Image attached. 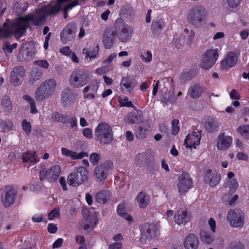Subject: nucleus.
Here are the masks:
<instances>
[{"instance_id":"f257e3e1","label":"nucleus","mask_w":249,"mask_h":249,"mask_svg":"<svg viewBox=\"0 0 249 249\" xmlns=\"http://www.w3.org/2000/svg\"><path fill=\"white\" fill-rule=\"evenodd\" d=\"M56 83L54 79L46 80L37 88L35 98L37 101H42L52 96L55 92Z\"/></svg>"},{"instance_id":"f03ea898","label":"nucleus","mask_w":249,"mask_h":249,"mask_svg":"<svg viewBox=\"0 0 249 249\" xmlns=\"http://www.w3.org/2000/svg\"><path fill=\"white\" fill-rule=\"evenodd\" d=\"M207 17V12L204 7L196 5L192 7L188 11L186 19L187 21L196 27H199L201 22Z\"/></svg>"},{"instance_id":"7ed1b4c3","label":"nucleus","mask_w":249,"mask_h":249,"mask_svg":"<svg viewBox=\"0 0 249 249\" xmlns=\"http://www.w3.org/2000/svg\"><path fill=\"white\" fill-rule=\"evenodd\" d=\"M94 132L97 141L102 144H108L113 139L112 128L107 123H99L95 128Z\"/></svg>"},{"instance_id":"20e7f679","label":"nucleus","mask_w":249,"mask_h":249,"mask_svg":"<svg viewBox=\"0 0 249 249\" xmlns=\"http://www.w3.org/2000/svg\"><path fill=\"white\" fill-rule=\"evenodd\" d=\"M89 178L88 170L82 166L77 167L67 178V182L69 185L77 187L87 181Z\"/></svg>"},{"instance_id":"39448f33","label":"nucleus","mask_w":249,"mask_h":249,"mask_svg":"<svg viewBox=\"0 0 249 249\" xmlns=\"http://www.w3.org/2000/svg\"><path fill=\"white\" fill-rule=\"evenodd\" d=\"M226 219L232 228L241 229L244 224L245 214L241 210L231 209L227 213Z\"/></svg>"},{"instance_id":"423d86ee","label":"nucleus","mask_w":249,"mask_h":249,"mask_svg":"<svg viewBox=\"0 0 249 249\" xmlns=\"http://www.w3.org/2000/svg\"><path fill=\"white\" fill-rule=\"evenodd\" d=\"M61 173V168L59 165H54L48 169H42L39 174L40 180L46 179L49 182H55Z\"/></svg>"},{"instance_id":"0eeeda50","label":"nucleus","mask_w":249,"mask_h":249,"mask_svg":"<svg viewBox=\"0 0 249 249\" xmlns=\"http://www.w3.org/2000/svg\"><path fill=\"white\" fill-rule=\"evenodd\" d=\"M218 49L206 51L200 63V67L205 70H209L212 68L218 59Z\"/></svg>"},{"instance_id":"6e6552de","label":"nucleus","mask_w":249,"mask_h":249,"mask_svg":"<svg viewBox=\"0 0 249 249\" xmlns=\"http://www.w3.org/2000/svg\"><path fill=\"white\" fill-rule=\"evenodd\" d=\"M87 74L82 71H75L71 74L69 79L70 85L75 88L85 86L88 81Z\"/></svg>"},{"instance_id":"1a4fd4ad","label":"nucleus","mask_w":249,"mask_h":249,"mask_svg":"<svg viewBox=\"0 0 249 249\" xmlns=\"http://www.w3.org/2000/svg\"><path fill=\"white\" fill-rule=\"evenodd\" d=\"M141 231L142 238L148 241L155 239L159 234L157 227L153 223L142 224L141 227Z\"/></svg>"},{"instance_id":"9d476101","label":"nucleus","mask_w":249,"mask_h":249,"mask_svg":"<svg viewBox=\"0 0 249 249\" xmlns=\"http://www.w3.org/2000/svg\"><path fill=\"white\" fill-rule=\"evenodd\" d=\"M17 196L16 192L13 188L6 187L1 195V202L5 208H9L15 202Z\"/></svg>"},{"instance_id":"9b49d317","label":"nucleus","mask_w":249,"mask_h":249,"mask_svg":"<svg viewBox=\"0 0 249 249\" xmlns=\"http://www.w3.org/2000/svg\"><path fill=\"white\" fill-rule=\"evenodd\" d=\"M192 187V180L188 173L183 172L178 177L177 187L179 194H183Z\"/></svg>"},{"instance_id":"f8f14e48","label":"nucleus","mask_w":249,"mask_h":249,"mask_svg":"<svg viewBox=\"0 0 249 249\" xmlns=\"http://www.w3.org/2000/svg\"><path fill=\"white\" fill-rule=\"evenodd\" d=\"M84 213V219L82 224L85 230H92L97 223V216L94 210L89 211L87 213Z\"/></svg>"},{"instance_id":"ddd939ff","label":"nucleus","mask_w":249,"mask_h":249,"mask_svg":"<svg viewBox=\"0 0 249 249\" xmlns=\"http://www.w3.org/2000/svg\"><path fill=\"white\" fill-rule=\"evenodd\" d=\"M182 243L184 249H198L200 241L197 235L190 233L184 237Z\"/></svg>"},{"instance_id":"4468645a","label":"nucleus","mask_w":249,"mask_h":249,"mask_svg":"<svg viewBox=\"0 0 249 249\" xmlns=\"http://www.w3.org/2000/svg\"><path fill=\"white\" fill-rule=\"evenodd\" d=\"M238 61L236 53L230 52L227 53L224 58L221 61L220 68L222 70H228L234 67Z\"/></svg>"},{"instance_id":"2eb2a0df","label":"nucleus","mask_w":249,"mask_h":249,"mask_svg":"<svg viewBox=\"0 0 249 249\" xmlns=\"http://www.w3.org/2000/svg\"><path fill=\"white\" fill-rule=\"evenodd\" d=\"M99 82L96 80H92L84 88L83 90L84 99L88 100L94 99L99 88Z\"/></svg>"},{"instance_id":"dca6fc26","label":"nucleus","mask_w":249,"mask_h":249,"mask_svg":"<svg viewBox=\"0 0 249 249\" xmlns=\"http://www.w3.org/2000/svg\"><path fill=\"white\" fill-rule=\"evenodd\" d=\"M201 136L199 132H193L189 134L185 139L184 145L187 148L192 149L200 143Z\"/></svg>"},{"instance_id":"f3484780","label":"nucleus","mask_w":249,"mask_h":249,"mask_svg":"<svg viewBox=\"0 0 249 249\" xmlns=\"http://www.w3.org/2000/svg\"><path fill=\"white\" fill-rule=\"evenodd\" d=\"M25 72L22 67L15 68L11 73V83L15 86L20 85L23 80Z\"/></svg>"},{"instance_id":"a211bd4d","label":"nucleus","mask_w":249,"mask_h":249,"mask_svg":"<svg viewBox=\"0 0 249 249\" xmlns=\"http://www.w3.org/2000/svg\"><path fill=\"white\" fill-rule=\"evenodd\" d=\"M221 180L220 174L211 169L206 171L204 178V182L211 187L217 185Z\"/></svg>"},{"instance_id":"6ab92c4d","label":"nucleus","mask_w":249,"mask_h":249,"mask_svg":"<svg viewBox=\"0 0 249 249\" xmlns=\"http://www.w3.org/2000/svg\"><path fill=\"white\" fill-rule=\"evenodd\" d=\"M136 85L134 80L128 76L123 77L120 83L121 90L124 93H130L134 90Z\"/></svg>"},{"instance_id":"aec40b11","label":"nucleus","mask_w":249,"mask_h":249,"mask_svg":"<svg viewBox=\"0 0 249 249\" xmlns=\"http://www.w3.org/2000/svg\"><path fill=\"white\" fill-rule=\"evenodd\" d=\"M232 142L231 137L226 136L224 133L220 134L217 139L216 147L218 150L225 151L228 149Z\"/></svg>"},{"instance_id":"412c9836","label":"nucleus","mask_w":249,"mask_h":249,"mask_svg":"<svg viewBox=\"0 0 249 249\" xmlns=\"http://www.w3.org/2000/svg\"><path fill=\"white\" fill-rule=\"evenodd\" d=\"M175 222L178 225H186L190 219V215L186 209L177 211L174 214Z\"/></svg>"},{"instance_id":"4be33fe9","label":"nucleus","mask_w":249,"mask_h":249,"mask_svg":"<svg viewBox=\"0 0 249 249\" xmlns=\"http://www.w3.org/2000/svg\"><path fill=\"white\" fill-rule=\"evenodd\" d=\"M142 111L136 110L128 113L124 117V121L125 123L129 124H138L142 121Z\"/></svg>"},{"instance_id":"5701e85b","label":"nucleus","mask_w":249,"mask_h":249,"mask_svg":"<svg viewBox=\"0 0 249 249\" xmlns=\"http://www.w3.org/2000/svg\"><path fill=\"white\" fill-rule=\"evenodd\" d=\"M73 26L68 25L66 26L61 33V40L65 43L73 39L75 36Z\"/></svg>"},{"instance_id":"b1692460","label":"nucleus","mask_w":249,"mask_h":249,"mask_svg":"<svg viewBox=\"0 0 249 249\" xmlns=\"http://www.w3.org/2000/svg\"><path fill=\"white\" fill-rule=\"evenodd\" d=\"M61 150L63 155L70 157L73 160L82 159L88 156V153L85 151L77 153L65 147L62 148Z\"/></svg>"},{"instance_id":"393cba45","label":"nucleus","mask_w":249,"mask_h":249,"mask_svg":"<svg viewBox=\"0 0 249 249\" xmlns=\"http://www.w3.org/2000/svg\"><path fill=\"white\" fill-rule=\"evenodd\" d=\"M234 174L232 172H230L227 174V180L226 185L229 188V192L234 193L238 187L237 180L234 178Z\"/></svg>"},{"instance_id":"a878e982","label":"nucleus","mask_w":249,"mask_h":249,"mask_svg":"<svg viewBox=\"0 0 249 249\" xmlns=\"http://www.w3.org/2000/svg\"><path fill=\"white\" fill-rule=\"evenodd\" d=\"M93 175L97 181L104 182L107 177V172L103 165L97 166L93 171Z\"/></svg>"},{"instance_id":"bb28decb","label":"nucleus","mask_w":249,"mask_h":249,"mask_svg":"<svg viewBox=\"0 0 249 249\" xmlns=\"http://www.w3.org/2000/svg\"><path fill=\"white\" fill-rule=\"evenodd\" d=\"M133 33V30L132 27L127 24L124 25L119 36L120 40L124 42L127 41Z\"/></svg>"},{"instance_id":"cd10ccee","label":"nucleus","mask_w":249,"mask_h":249,"mask_svg":"<svg viewBox=\"0 0 249 249\" xmlns=\"http://www.w3.org/2000/svg\"><path fill=\"white\" fill-rule=\"evenodd\" d=\"M21 159L23 162H30L33 165L39 161L38 156L35 151H30L23 153Z\"/></svg>"},{"instance_id":"c85d7f7f","label":"nucleus","mask_w":249,"mask_h":249,"mask_svg":"<svg viewBox=\"0 0 249 249\" xmlns=\"http://www.w3.org/2000/svg\"><path fill=\"white\" fill-rule=\"evenodd\" d=\"M204 91V89L201 86L196 84L190 88L188 94L191 98L197 99L201 96Z\"/></svg>"},{"instance_id":"c756f323","label":"nucleus","mask_w":249,"mask_h":249,"mask_svg":"<svg viewBox=\"0 0 249 249\" xmlns=\"http://www.w3.org/2000/svg\"><path fill=\"white\" fill-rule=\"evenodd\" d=\"M136 200L140 208H145L149 202V197L145 192H141L138 194Z\"/></svg>"},{"instance_id":"7c9ffc66","label":"nucleus","mask_w":249,"mask_h":249,"mask_svg":"<svg viewBox=\"0 0 249 249\" xmlns=\"http://www.w3.org/2000/svg\"><path fill=\"white\" fill-rule=\"evenodd\" d=\"M205 128L209 132H213L217 131L218 129L219 124L215 119H210L205 123L204 124Z\"/></svg>"},{"instance_id":"2f4dec72","label":"nucleus","mask_w":249,"mask_h":249,"mask_svg":"<svg viewBox=\"0 0 249 249\" xmlns=\"http://www.w3.org/2000/svg\"><path fill=\"white\" fill-rule=\"evenodd\" d=\"M109 192L105 190L98 192L95 196L96 201L101 204L105 203L109 199Z\"/></svg>"},{"instance_id":"473e14b6","label":"nucleus","mask_w":249,"mask_h":249,"mask_svg":"<svg viewBox=\"0 0 249 249\" xmlns=\"http://www.w3.org/2000/svg\"><path fill=\"white\" fill-rule=\"evenodd\" d=\"M201 241L205 244H211L214 240V236L209 232L203 231L199 234Z\"/></svg>"},{"instance_id":"72a5a7b5","label":"nucleus","mask_w":249,"mask_h":249,"mask_svg":"<svg viewBox=\"0 0 249 249\" xmlns=\"http://www.w3.org/2000/svg\"><path fill=\"white\" fill-rule=\"evenodd\" d=\"M237 132L244 139L249 140V124H244L238 127Z\"/></svg>"},{"instance_id":"f704fd0d","label":"nucleus","mask_w":249,"mask_h":249,"mask_svg":"<svg viewBox=\"0 0 249 249\" xmlns=\"http://www.w3.org/2000/svg\"><path fill=\"white\" fill-rule=\"evenodd\" d=\"M114 36L111 33H105L103 35V44L107 49H110L113 45Z\"/></svg>"},{"instance_id":"c9c22d12","label":"nucleus","mask_w":249,"mask_h":249,"mask_svg":"<svg viewBox=\"0 0 249 249\" xmlns=\"http://www.w3.org/2000/svg\"><path fill=\"white\" fill-rule=\"evenodd\" d=\"M23 98L27 101L30 106L31 111L32 114H36L37 112V109L36 106V103L33 98L28 95H24Z\"/></svg>"},{"instance_id":"e433bc0d","label":"nucleus","mask_w":249,"mask_h":249,"mask_svg":"<svg viewBox=\"0 0 249 249\" xmlns=\"http://www.w3.org/2000/svg\"><path fill=\"white\" fill-rule=\"evenodd\" d=\"M0 127L5 131H9L13 129L14 124L13 122L9 120L0 121Z\"/></svg>"},{"instance_id":"4c0bfd02","label":"nucleus","mask_w":249,"mask_h":249,"mask_svg":"<svg viewBox=\"0 0 249 249\" xmlns=\"http://www.w3.org/2000/svg\"><path fill=\"white\" fill-rule=\"evenodd\" d=\"M34 47L32 43H28L23 46L22 50L20 51L21 54L27 53L28 55H31L32 53H34Z\"/></svg>"},{"instance_id":"58836bf2","label":"nucleus","mask_w":249,"mask_h":249,"mask_svg":"<svg viewBox=\"0 0 249 249\" xmlns=\"http://www.w3.org/2000/svg\"><path fill=\"white\" fill-rule=\"evenodd\" d=\"M21 125L25 134L27 136L30 135L32 131V126L30 123L26 119H24L22 121Z\"/></svg>"},{"instance_id":"ea45409f","label":"nucleus","mask_w":249,"mask_h":249,"mask_svg":"<svg viewBox=\"0 0 249 249\" xmlns=\"http://www.w3.org/2000/svg\"><path fill=\"white\" fill-rule=\"evenodd\" d=\"M150 126L147 124H143L139 127V132L137 134V137L139 138H143L144 137L146 132L149 130Z\"/></svg>"},{"instance_id":"a19ab883","label":"nucleus","mask_w":249,"mask_h":249,"mask_svg":"<svg viewBox=\"0 0 249 249\" xmlns=\"http://www.w3.org/2000/svg\"><path fill=\"white\" fill-rule=\"evenodd\" d=\"M83 51V53L86 54V58H89L90 60L95 58L98 55V49L91 51L84 49Z\"/></svg>"},{"instance_id":"79ce46f5","label":"nucleus","mask_w":249,"mask_h":249,"mask_svg":"<svg viewBox=\"0 0 249 249\" xmlns=\"http://www.w3.org/2000/svg\"><path fill=\"white\" fill-rule=\"evenodd\" d=\"M118 102L120 107H133L132 103L129 101V99L127 97H119Z\"/></svg>"},{"instance_id":"37998d69","label":"nucleus","mask_w":249,"mask_h":249,"mask_svg":"<svg viewBox=\"0 0 249 249\" xmlns=\"http://www.w3.org/2000/svg\"><path fill=\"white\" fill-rule=\"evenodd\" d=\"M100 158V155L98 153H92L89 155V160L92 165H96L98 163Z\"/></svg>"},{"instance_id":"c03bdc74","label":"nucleus","mask_w":249,"mask_h":249,"mask_svg":"<svg viewBox=\"0 0 249 249\" xmlns=\"http://www.w3.org/2000/svg\"><path fill=\"white\" fill-rule=\"evenodd\" d=\"M2 107L5 111H9L12 108L10 100L7 97H4L2 100Z\"/></svg>"},{"instance_id":"a18cd8bd","label":"nucleus","mask_w":249,"mask_h":249,"mask_svg":"<svg viewBox=\"0 0 249 249\" xmlns=\"http://www.w3.org/2000/svg\"><path fill=\"white\" fill-rule=\"evenodd\" d=\"M42 73L41 72L37 71H33L31 73V75L30 78V81L32 82H36L37 80H38L41 76Z\"/></svg>"},{"instance_id":"49530a36","label":"nucleus","mask_w":249,"mask_h":249,"mask_svg":"<svg viewBox=\"0 0 249 249\" xmlns=\"http://www.w3.org/2000/svg\"><path fill=\"white\" fill-rule=\"evenodd\" d=\"M179 121L177 119L173 120L172 124V133L173 135H176L178 133L179 130L178 126Z\"/></svg>"},{"instance_id":"de8ad7c7","label":"nucleus","mask_w":249,"mask_h":249,"mask_svg":"<svg viewBox=\"0 0 249 249\" xmlns=\"http://www.w3.org/2000/svg\"><path fill=\"white\" fill-rule=\"evenodd\" d=\"M59 216V210L58 208H55L52 210L48 214V219L50 220L54 219Z\"/></svg>"},{"instance_id":"09e8293b","label":"nucleus","mask_w":249,"mask_h":249,"mask_svg":"<svg viewBox=\"0 0 249 249\" xmlns=\"http://www.w3.org/2000/svg\"><path fill=\"white\" fill-rule=\"evenodd\" d=\"M141 57L145 62H149L152 60V54L150 51H147L141 54Z\"/></svg>"},{"instance_id":"8fccbe9b","label":"nucleus","mask_w":249,"mask_h":249,"mask_svg":"<svg viewBox=\"0 0 249 249\" xmlns=\"http://www.w3.org/2000/svg\"><path fill=\"white\" fill-rule=\"evenodd\" d=\"M35 64L44 69H47L49 67L48 62L45 60H39L36 61Z\"/></svg>"},{"instance_id":"3c124183","label":"nucleus","mask_w":249,"mask_h":249,"mask_svg":"<svg viewBox=\"0 0 249 249\" xmlns=\"http://www.w3.org/2000/svg\"><path fill=\"white\" fill-rule=\"evenodd\" d=\"M208 225L210 226L211 231L214 233L216 231V222L213 218H210L208 220Z\"/></svg>"},{"instance_id":"603ef678","label":"nucleus","mask_w":249,"mask_h":249,"mask_svg":"<svg viewBox=\"0 0 249 249\" xmlns=\"http://www.w3.org/2000/svg\"><path fill=\"white\" fill-rule=\"evenodd\" d=\"M20 3H19L18 2H17L16 3H14L13 4V8L15 10H16V11L17 12H21V11H25L26 10V9L28 7V5L27 3H25L24 4L25 5V8L23 7V8H21V6H20Z\"/></svg>"},{"instance_id":"864d4df0","label":"nucleus","mask_w":249,"mask_h":249,"mask_svg":"<svg viewBox=\"0 0 249 249\" xmlns=\"http://www.w3.org/2000/svg\"><path fill=\"white\" fill-rule=\"evenodd\" d=\"M83 134L87 139H90L92 138V131L89 128H84L83 130Z\"/></svg>"},{"instance_id":"5fc2aeb1","label":"nucleus","mask_w":249,"mask_h":249,"mask_svg":"<svg viewBox=\"0 0 249 249\" xmlns=\"http://www.w3.org/2000/svg\"><path fill=\"white\" fill-rule=\"evenodd\" d=\"M242 0H227L229 6L231 8H234L238 6Z\"/></svg>"},{"instance_id":"6e6d98bb","label":"nucleus","mask_w":249,"mask_h":249,"mask_svg":"<svg viewBox=\"0 0 249 249\" xmlns=\"http://www.w3.org/2000/svg\"><path fill=\"white\" fill-rule=\"evenodd\" d=\"M195 36V32L194 30H191L190 34L187 37V42L188 44H191Z\"/></svg>"},{"instance_id":"4d7b16f0","label":"nucleus","mask_w":249,"mask_h":249,"mask_svg":"<svg viewBox=\"0 0 249 249\" xmlns=\"http://www.w3.org/2000/svg\"><path fill=\"white\" fill-rule=\"evenodd\" d=\"M236 157L239 160H242L247 161L249 159V157L247 154L242 152H239L237 154Z\"/></svg>"},{"instance_id":"13d9d810","label":"nucleus","mask_w":249,"mask_h":249,"mask_svg":"<svg viewBox=\"0 0 249 249\" xmlns=\"http://www.w3.org/2000/svg\"><path fill=\"white\" fill-rule=\"evenodd\" d=\"M117 212L120 216H122L125 213H126L125 210L124 204H120V205H118L117 209Z\"/></svg>"},{"instance_id":"bf43d9fd","label":"nucleus","mask_w":249,"mask_h":249,"mask_svg":"<svg viewBox=\"0 0 249 249\" xmlns=\"http://www.w3.org/2000/svg\"><path fill=\"white\" fill-rule=\"evenodd\" d=\"M123 247L122 242H114L110 244L108 249H121Z\"/></svg>"},{"instance_id":"052dcab7","label":"nucleus","mask_w":249,"mask_h":249,"mask_svg":"<svg viewBox=\"0 0 249 249\" xmlns=\"http://www.w3.org/2000/svg\"><path fill=\"white\" fill-rule=\"evenodd\" d=\"M17 47V43H13L12 45H10L9 44L6 43L4 45V49L7 50L9 53H11L12 50L16 48Z\"/></svg>"},{"instance_id":"680f3d73","label":"nucleus","mask_w":249,"mask_h":249,"mask_svg":"<svg viewBox=\"0 0 249 249\" xmlns=\"http://www.w3.org/2000/svg\"><path fill=\"white\" fill-rule=\"evenodd\" d=\"M231 98L235 100H239L240 99V96L238 92L235 89H232L230 94Z\"/></svg>"},{"instance_id":"e2e57ef3","label":"nucleus","mask_w":249,"mask_h":249,"mask_svg":"<svg viewBox=\"0 0 249 249\" xmlns=\"http://www.w3.org/2000/svg\"><path fill=\"white\" fill-rule=\"evenodd\" d=\"M121 217L129 223H131L133 221V218L132 216L126 213H125L124 214H123L122 216H121Z\"/></svg>"},{"instance_id":"0e129e2a","label":"nucleus","mask_w":249,"mask_h":249,"mask_svg":"<svg viewBox=\"0 0 249 249\" xmlns=\"http://www.w3.org/2000/svg\"><path fill=\"white\" fill-rule=\"evenodd\" d=\"M57 230V227L53 224H49L48 225V231L49 232L54 233L56 232Z\"/></svg>"},{"instance_id":"69168bd1","label":"nucleus","mask_w":249,"mask_h":249,"mask_svg":"<svg viewBox=\"0 0 249 249\" xmlns=\"http://www.w3.org/2000/svg\"><path fill=\"white\" fill-rule=\"evenodd\" d=\"M32 219L34 222H40L43 220V217L41 214H36L33 216Z\"/></svg>"},{"instance_id":"338daca9","label":"nucleus","mask_w":249,"mask_h":249,"mask_svg":"<svg viewBox=\"0 0 249 249\" xmlns=\"http://www.w3.org/2000/svg\"><path fill=\"white\" fill-rule=\"evenodd\" d=\"M63 240L62 238H58L57 239L53 245V249H56L60 247L63 243Z\"/></svg>"},{"instance_id":"774afa93","label":"nucleus","mask_w":249,"mask_h":249,"mask_svg":"<svg viewBox=\"0 0 249 249\" xmlns=\"http://www.w3.org/2000/svg\"><path fill=\"white\" fill-rule=\"evenodd\" d=\"M53 118L56 122H62L64 120V117L63 115L58 113H56L54 114L53 116Z\"/></svg>"}]
</instances>
